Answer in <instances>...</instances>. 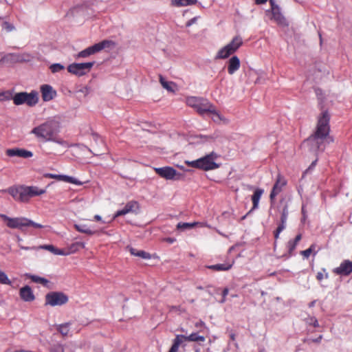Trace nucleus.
<instances>
[{
    "mask_svg": "<svg viewBox=\"0 0 352 352\" xmlns=\"http://www.w3.org/2000/svg\"><path fill=\"white\" fill-rule=\"evenodd\" d=\"M68 301V297L62 292H53L45 296V305L52 307L60 306Z\"/></svg>",
    "mask_w": 352,
    "mask_h": 352,
    "instance_id": "0eeeda50",
    "label": "nucleus"
},
{
    "mask_svg": "<svg viewBox=\"0 0 352 352\" xmlns=\"http://www.w3.org/2000/svg\"><path fill=\"white\" fill-rule=\"evenodd\" d=\"M19 247L21 249L25 250L38 249V248H36V247H26V246L21 245H19Z\"/></svg>",
    "mask_w": 352,
    "mask_h": 352,
    "instance_id": "13d9d810",
    "label": "nucleus"
},
{
    "mask_svg": "<svg viewBox=\"0 0 352 352\" xmlns=\"http://www.w3.org/2000/svg\"><path fill=\"white\" fill-rule=\"evenodd\" d=\"M240 60L239 58L234 56L228 61V72L229 74H234L240 67Z\"/></svg>",
    "mask_w": 352,
    "mask_h": 352,
    "instance_id": "412c9836",
    "label": "nucleus"
},
{
    "mask_svg": "<svg viewBox=\"0 0 352 352\" xmlns=\"http://www.w3.org/2000/svg\"><path fill=\"white\" fill-rule=\"evenodd\" d=\"M72 324V322H67L63 324H56L55 327L56 331L59 332L62 336H72L70 334V327Z\"/></svg>",
    "mask_w": 352,
    "mask_h": 352,
    "instance_id": "4be33fe9",
    "label": "nucleus"
},
{
    "mask_svg": "<svg viewBox=\"0 0 352 352\" xmlns=\"http://www.w3.org/2000/svg\"><path fill=\"white\" fill-rule=\"evenodd\" d=\"M28 277L34 283H40L43 285H46L48 283V280L43 277H40L36 275H28Z\"/></svg>",
    "mask_w": 352,
    "mask_h": 352,
    "instance_id": "ea45409f",
    "label": "nucleus"
},
{
    "mask_svg": "<svg viewBox=\"0 0 352 352\" xmlns=\"http://www.w3.org/2000/svg\"><path fill=\"white\" fill-rule=\"evenodd\" d=\"M52 141L61 145L64 148H67L69 146V144H67V142L62 139L54 138V137H53Z\"/></svg>",
    "mask_w": 352,
    "mask_h": 352,
    "instance_id": "de8ad7c7",
    "label": "nucleus"
},
{
    "mask_svg": "<svg viewBox=\"0 0 352 352\" xmlns=\"http://www.w3.org/2000/svg\"><path fill=\"white\" fill-rule=\"evenodd\" d=\"M30 58L31 57L28 54L10 53L3 56L0 60V63H6L10 64L23 63L29 61Z\"/></svg>",
    "mask_w": 352,
    "mask_h": 352,
    "instance_id": "1a4fd4ad",
    "label": "nucleus"
},
{
    "mask_svg": "<svg viewBox=\"0 0 352 352\" xmlns=\"http://www.w3.org/2000/svg\"><path fill=\"white\" fill-rule=\"evenodd\" d=\"M45 192V190L40 189L36 186H25L24 194H25L26 201L34 196L41 195Z\"/></svg>",
    "mask_w": 352,
    "mask_h": 352,
    "instance_id": "a211bd4d",
    "label": "nucleus"
},
{
    "mask_svg": "<svg viewBox=\"0 0 352 352\" xmlns=\"http://www.w3.org/2000/svg\"><path fill=\"white\" fill-rule=\"evenodd\" d=\"M197 0H172V4L177 7H184L194 5Z\"/></svg>",
    "mask_w": 352,
    "mask_h": 352,
    "instance_id": "72a5a7b5",
    "label": "nucleus"
},
{
    "mask_svg": "<svg viewBox=\"0 0 352 352\" xmlns=\"http://www.w3.org/2000/svg\"><path fill=\"white\" fill-rule=\"evenodd\" d=\"M200 18V16H195L193 18H192L191 19H190L189 21H188L186 23V27H190L195 23H197V21L198 19Z\"/></svg>",
    "mask_w": 352,
    "mask_h": 352,
    "instance_id": "603ef678",
    "label": "nucleus"
},
{
    "mask_svg": "<svg viewBox=\"0 0 352 352\" xmlns=\"http://www.w3.org/2000/svg\"><path fill=\"white\" fill-rule=\"evenodd\" d=\"M38 249H43L50 251L55 255H67L63 250L58 249L52 245H43L38 248Z\"/></svg>",
    "mask_w": 352,
    "mask_h": 352,
    "instance_id": "c85d7f7f",
    "label": "nucleus"
},
{
    "mask_svg": "<svg viewBox=\"0 0 352 352\" xmlns=\"http://www.w3.org/2000/svg\"><path fill=\"white\" fill-rule=\"evenodd\" d=\"M93 138L96 141V142H100L101 144H102V140L99 137H98L96 135H94Z\"/></svg>",
    "mask_w": 352,
    "mask_h": 352,
    "instance_id": "680f3d73",
    "label": "nucleus"
},
{
    "mask_svg": "<svg viewBox=\"0 0 352 352\" xmlns=\"http://www.w3.org/2000/svg\"><path fill=\"white\" fill-rule=\"evenodd\" d=\"M59 131V122L54 119L47 120L44 123L34 127L31 133L45 141L52 140V138Z\"/></svg>",
    "mask_w": 352,
    "mask_h": 352,
    "instance_id": "f03ea898",
    "label": "nucleus"
},
{
    "mask_svg": "<svg viewBox=\"0 0 352 352\" xmlns=\"http://www.w3.org/2000/svg\"><path fill=\"white\" fill-rule=\"evenodd\" d=\"M94 62L72 63L67 67L69 73L81 76L88 73L94 65Z\"/></svg>",
    "mask_w": 352,
    "mask_h": 352,
    "instance_id": "6e6552de",
    "label": "nucleus"
},
{
    "mask_svg": "<svg viewBox=\"0 0 352 352\" xmlns=\"http://www.w3.org/2000/svg\"><path fill=\"white\" fill-rule=\"evenodd\" d=\"M1 217L6 221V225L10 228L23 230L25 227H34L35 228H43L44 226L40 223L34 222L25 217L10 218L6 214H1Z\"/></svg>",
    "mask_w": 352,
    "mask_h": 352,
    "instance_id": "7ed1b4c3",
    "label": "nucleus"
},
{
    "mask_svg": "<svg viewBox=\"0 0 352 352\" xmlns=\"http://www.w3.org/2000/svg\"><path fill=\"white\" fill-rule=\"evenodd\" d=\"M20 296L26 302H30L34 299L33 292L29 286H25L20 289Z\"/></svg>",
    "mask_w": 352,
    "mask_h": 352,
    "instance_id": "5701e85b",
    "label": "nucleus"
},
{
    "mask_svg": "<svg viewBox=\"0 0 352 352\" xmlns=\"http://www.w3.org/2000/svg\"><path fill=\"white\" fill-rule=\"evenodd\" d=\"M333 272L340 276H349L352 272V261H343L339 267L333 270Z\"/></svg>",
    "mask_w": 352,
    "mask_h": 352,
    "instance_id": "9b49d317",
    "label": "nucleus"
},
{
    "mask_svg": "<svg viewBox=\"0 0 352 352\" xmlns=\"http://www.w3.org/2000/svg\"><path fill=\"white\" fill-rule=\"evenodd\" d=\"M47 177L50 178L56 179L60 181H63L70 184H74L76 185H82V182L78 181L77 179L73 177L63 175H54V174H48Z\"/></svg>",
    "mask_w": 352,
    "mask_h": 352,
    "instance_id": "6ab92c4d",
    "label": "nucleus"
},
{
    "mask_svg": "<svg viewBox=\"0 0 352 352\" xmlns=\"http://www.w3.org/2000/svg\"><path fill=\"white\" fill-rule=\"evenodd\" d=\"M218 155L214 152L201 157L199 159V169L204 170H214L219 167V165L215 162L218 157Z\"/></svg>",
    "mask_w": 352,
    "mask_h": 352,
    "instance_id": "423d86ee",
    "label": "nucleus"
},
{
    "mask_svg": "<svg viewBox=\"0 0 352 352\" xmlns=\"http://www.w3.org/2000/svg\"><path fill=\"white\" fill-rule=\"evenodd\" d=\"M270 3L271 5V10L273 9L275 7H279L277 4H276L274 0H270Z\"/></svg>",
    "mask_w": 352,
    "mask_h": 352,
    "instance_id": "052dcab7",
    "label": "nucleus"
},
{
    "mask_svg": "<svg viewBox=\"0 0 352 352\" xmlns=\"http://www.w3.org/2000/svg\"><path fill=\"white\" fill-rule=\"evenodd\" d=\"M286 227V223H283V221H280V223L278 225L276 230L278 231V233H280Z\"/></svg>",
    "mask_w": 352,
    "mask_h": 352,
    "instance_id": "864d4df0",
    "label": "nucleus"
},
{
    "mask_svg": "<svg viewBox=\"0 0 352 352\" xmlns=\"http://www.w3.org/2000/svg\"><path fill=\"white\" fill-rule=\"evenodd\" d=\"M50 70L52 73H56L65 69V67L60 63H54L50 66Z\"/></svg>",
    "mask_w": 352,
    "mask_h": 352,
    "instance_id": "37998d69",
    "label": "nucleus"
},
{
    "mask_svg": "<svg viewBox=\"0 0 352 352\" xmlns=\"http://www.w3.org/2000/svg\"><path fill=\"white\" fill-rule=\"evenodd\" d=\"M0 283L5 285H11V281L5 272L0 271Z\"/></svg>",
    "mask_w": 352,
    "mask_h": 352,
    "instance_id": "79ce46f5",
    "label": "nucleus"
},
{
    "mask_svg": "<svg viewBox=\"0 0 352 352\" xmlns=\"http://www.w3.org/2000/svg\"><path fill=\"white\" fill-rule=\"evenodd\" d=\"M310 320H311L310 324H312L314 327H319L318 322L316 318H311Z\"/></svg>",
    "mask_w": 352,
    "mask_h": 352,
    "instance_id": "4d7b16f0",
    "label": "nucleus"
},
{
    "mask_svg": "<svg viewBox=\"0 0 352 352\" xmlns=\"http://www.w3.org/2000/svg\"><path fill=\"white\" fill-rule=\"evenodd\" d=\"M234 52L233 50H232L228 45H225L222 48H221L217 55L216 58L217 59H225L229 57L231 54H234Z\"/></svg>",
    "mask_w": 352,
    "mask_h": 352,
    "instance_id": "393cba45",
    "label": "nucleus"
},
{
    "mask_svg": "<svg viewBox=\"0 0 352 352\" xmlns=\"http://www.w3.org/2000/svg\"><path fill=\"white\" fill-rule=\"evenodd\" d=\"M288 213V206L287 205H285L282 211L280 221H283V223H287Z\"/></svg>",
    "mask_w": 352,
    "mask_h": 352,
    "instance_id": "c03bdc74",
    "label": "nucleus"
},
{
    "mask_svg": "<svg viewBox=\"0 0 352 352\" xmlns=\"http://www.w3.org/2000/svg\"><path fill=\"white\" fill-rule=\"evenodd\" d=\"M138 208V204L136 201H129L128 202L124 207L120 210H118L113 217V219H116L118 217L125 215L128 213L135 212V210Z\"/></svg>",
    "mask_w": 352,
    "mask_h": 352,
    "instance_id": "2eb2a0df",
    "label": "nucleus"
},
{
    "mask_svg": "<svg viewBox=\"0 0 352 352\" xmlns=\"http://www.w3.org/2000/svg\"><path fill=\"white\" fill-rule=\"evenodd\" d=\"M214 106L210 103L207 100L202 98L201 102L199 103L198 107L195 109L199 114H204L205 113H210L213 111Z\"/></svg>",
    "mask_w": 352,
    "mask_h": 352,
    "instance_id": "aec40b11",
    "label": "nucleus"
},
{
    "mask_svg": "<svg viewBox=\"0 0 352 352\" xmlns=\"http://www.w3.org/2000/svg\"><path fill=\"white\" fill-rule=\"evenodd\" d=\"M165 241L170 243H173V242H175V239L173 238H166Z\"/></svg>",
    "mask_w": 352,
    "mask_h": 352,
    "instance_id": "e2e57ef3",
    "label": "nucleus"
},
{
    "mask_svg": "<svg viewBox=\"0 0 352 352\" xmlns=\"http://www.w3.org/2000/svg\"><path fill=\"white\" fill-rule=\"evenodd\" d=\"M202 98H197L195 96L188 97L186 99V104L195 109L198 107L199 103L201 102Z\"/></svg>",
    "mask_w": 352,
    "mask_h": 352,
    "instance_id": "f704fd0d",
    "label": "nucleus"
},
{
    "mask_svg": "<svg viewBox=\"0 0 352 352\" xmlns=\"http://www.w3.org/2000/svg\"><path fill=\"white\" fill-rule=\"evenodd\" d=\"M12 93L10 91L0 92V101L10 100L12 99Z\"/></svg>",
    "mask_w": 352,
    "mask_h": 352,
    "instance_id": "a19ab883",
    "label": "nucleus"
},
{
    "mask_svg": "<svg viewBox=\"0 0 352 352\" xmlns=\"http://www.w3.org/2000/svg\"><path fill=\"white\" fill-rule=\"evenodd\" d=\"M272 19H274L278 25H287V21L280 12V7H275L271 10Z\"/></svg>",
    "mask_w": 352,
    "mask_h": 352,
    "instance_id": "dca6fc26",
    "label": "nucleus"
},
{
    "mask_svg": "<svg viewBox=\"0 0 352 352\" xmlns=\"http://www.w3.org/2000/svg\"><path fill=\"white\" fill-rule=\"evenodd\" d=\"M160 82L164 89H166L170 92H175L177 89L175 83L171 81H167L164 79L162 76H160Z\"/></svg>",
    "mask_w": 352,
    "mask_h": 352,
    "instance_id": "bb28decb",
    "label": "nucleus"
},
{
    "mask_svg": "<svg viewBox=\"0 0 352 352\" xmlns=\"http://www.w3.org/2000/svg\"><path fill=\"white\" fill-rule=\"evenodd\" d=\"M314 248L315 245H311L308 249L301 252L302 255L307 258L314 250Z\"/></svg>",
    "mask_w": 352,
    "mask_h": 352,
    "instance_id": "49530a36",
    "label": "nucleus"
},
{
    "mask_svg": "<svg viewBox=\"0 0 352 352\" xmlns=\"http://www.w3.org/2000/svg\"><path fill=\"white\" fill-rule=\"evenodd\" d=\"M6 153L9 157H19L22 158H29L33 155L31 151L22 148H9L6 150Z\"/></svg>",
    "mask_w": 352,
    "mask_h": 352,
    "instance_id": "4468645a",
    "label": "nucleus"
},
{
    "mask_svg": "<svg viewBox=\"0 0 352 352\" xmlns=\"http://www.w3.org/2000/svg\"><path fill=\"white\" fill-rule=\"evenodd\" d=\"M12 100L15 105L26 104L30 107H32L38 102V98L37 93L32 91L30 93H17L12 97Z\"/></svg>",
    "mask_w": 352,
    "mask_h": 352,
    "instance_id": "39448f33",
    "label": "nucleus"
},
{
    "mask_svg": "<svg viewBox=\"0 0 352 352\" xmlns=\"http://www.w3.org/2000/svg\"><path fill=\"white\" fill-rule=\"evenodd\" d=\"M115 45L114 42L109 40H104L98 43L94 44L76 54V58H87L91 55L98 53L105 48H110Z\"/></svg>",
    "mask_w": 352,
    "mask_h": 352,
    "instance_id": "20e7f679",
    "label": "nucleus"
},
{
    "mask_svg": "<svg viewBox=\"0 0 352 352\" xmlns=\"http://www.w3.org/2000/svg\"><path fill=\"white\" fill-rule=\"evenodd\" d=\"M185 164L191 167L199 168V159H197L196 160H193V161L186 160V161H185Z\"/></svg>",
    "mask_w": 352,
    "mask_h": 352,
    "instance_id": "09e8293b",
    "label": "nucleus"
},
{
    "mask_svg": "<svg viewBox=\"0 0 352 352\" xmlns=\"http://www.w3.org/2000/svg\"><path fill=\"white\" fill-rule=\"evenodd\" d=\"M199 226L200 227L206 226V223H201V222H192V223H184L180 222L177 223V228L181 231H184L186 230H190L193 228L194 227Z\"/></svg>",
    "mask_w": 352,
    "mask_h": 352,
    "instance_id": "b1692460",
    "label": "nucleus"
},
{
    "mask_svg": "<svg viewBox=\"0 0 352 352\" xmlns=\"http://www.w3.org/2000/svg\"><path fill=\"white\" fill-rule=\"evenodd\" d=\"M154 170L157 175L166 179H178L180 177V174L170 166L155 168Z\"/></svg>",
    "mask_w": 352,
    "mask_h": 352,
    "instance_id": "9d476101",
    "label": "nucleus"
},
{
    "mask_svg": "<svg viewBox=\"0 0 352 352\" xmlns=\"http://www.w3.org/2000/svg\"><path fill=\"white\" fill-rule=\"evenodd\" d=\"M263 192H264V190L261 188H256L254 190V194L252 196V201L253 204V206H252V208L251 210L258 208L259 200H260L262 195L263 194Z\"/></svg>",
    "mask_w": 352,
    "mask_h": 352,
    "instance_id": "a878e982",
    "label": "nucleus"
},
{
    "mask_svg": "<svg viewBox=\"0 0 352 352\" xmlns=\"http://www.w3.org/2000/svg\"><path fill=\"white\" fill-rule=\"evenodd\" d=\"M50 352H65V349L63 345L58 344L54 346H53Z\"/></svg>",
    "mask_w": 352,
    "mask_h": 352,
    "instance_id": "8fccbe9b",
    "label": "nucleus"
},
{
    "mask_svg": "<svg viewBox=\"0 0 352 352\" xmlns=\"http://www.w3.org/2000/svg\"><path fill=\"white\" fill-rule=\"evenodd\" d=\"M3 29L6 30L7 32H11L14 29L13 25L10 24L8 22H3L2 25Z\"/></svg>",
    "mask_w": 352,
    "mask_h": 352,
    "instance_id": "3c124183",
    "label": "nucleus"
},
{
    "mask_svg": "<svg viewBox=\"0 0 352 352\" xmlns=\"http://www.w3.org/2000/svg\"><path fill=\"white\" fill-rule=\"evenodd\" d=\"M329 278V274L326 272L325 269H322V272H318L316 276L318 280L321 281L322 279Z\"/></svg>",
    "mask_w": 352,
    "mask_h": 352,
    "instance_id": "a18cd8bd",
    "label": "nucleus"
},
{
    "mask_svg": "<svg viewBox=\"0 0 352 352\" xmlns=\"http://www.w3.org/2000/svg\"><path fill=\"white\" fill-rule=\"evenodd\" d=\"M228 289L225 288L223 290V292H222L223 298H222L221 300L220 301V302L223 303L226 301V296L228 295Z\"/></svg>",
    "mask_w": 352,
    "mask_h": 352,
    "instance_id": "5fc2aeb1",
    "label": "nucleus"
},
{
    "mask_svg": "<svg viewBox=\"0 0 352 352\" xmlns=\"http://www.w3.org/2000/svg\"><path fill=\"white\" fill-rule=\"evenodd\" d=\"M232 266V263H221V264H216L208 266V268L214 270L216 271H227L230 270Z\"/></svg>",
    "mask_w": 352,
    "mask_h": 352,
    "instance_id": "473e14b6",
    "label": "nucleus"
},
{
    "mask_svg": "<svg viewBox=\"0 0 352 352\" xmlns=\"http://www.w3.org/2000/svg\"><path fill=\"white\" fill-rule=\"evenodd\" d=\"M301 210H302V221H305L307 217V211L305 210V206L304 205H302Z\"/></svg>",
    "mask_w": 352,
    "mask_h": 352,
    "instance_id": "6e6d98bb",
    "label": "nucleus"
},
{
    "mask_svg": "<svg viewBox=\"0 0 352 352\" xmlns=\"http://www.w3.org/2000/svg\"><path fill=\"white\" fill-rule=\"evenodd\" d=\"M74 228L78 232L87 234L88 235H93L96 232V231L91 230L85 224H75Z\"/></svg>",
    "mask_w": 352,
    "mask_h": 352,
    "instance_id": "7c9ffc66",
    "label": "nucleus"
},
{
    "mask_svg": "<svg viewBox=\"0 0 352 352\" xmlns=\"http://www.w3.org/2000/svg\"><path fill=\"white\" fill-rule=\"evenodd\" d=\"M195 326L197 327H201V326H204V323L203 322H197Z\"/></svg>",
    "mask_w": 352,
    "mask_h": 352,
    "instance_id": "774afa93",
    "label": "nucleus"
},
{
    "mask_svg": "<svg viewBox=\"0 0 352 352\" xmlns=\"http://www.w3.org/2000/svg\"><path fill=\"white\" fill-rule=\"evenodd\" d=\"M185 342H188V340L186 339V336L177 335L175 336V338L173 340V343L170 349H173V350L178 351L179 346L182 345Z\"/></svg>",
    "mask_w": 352,
    "mask_h": 352,
    "instance_id": "cd10ccee",
    "label": "nucleus"
},
{
    "mask_svg": "<svg viewBox=\"0 0 352 352\" xmlns=\"http://www.w3.org/2000/svg\"><path fill=\"white\" fill-rule=\"evenodd\" d=\"M287 182L285 179L281 176L280 174L278 175L276 181L272 188L271 191L270 198L272 201L276 195H278L281 191L283 188L286 185Z\"/></svg>",
    "mask_w": 352,
    "mask_h": 352,
    "instance_id": "f8f14e48",
    "label": "nucleus"
},
{
    "mask_svg": "<svg viewBox=\"0 0 352 352\" xmlns=\"http://www.w3.org/2000/svg\"><path fill=\"white\" fill-rule=\"evenodd\" d=\"M25 186L11 187L8 189L9 194L16 201L25 202L26 197L24 194Z\"/></svg>",
    "mask_w": 352,
    "mask_h": 352,
    "instance_id": "ddd939ff",
    "label": "nucleus"
},
{
    "mask_svg": "<svg viewBox=\"0 0 352 352\" xmlns=\"http://www.w3.org/2000/svg\"><path fill=\"white\" fill-rule=\"evenodd\" d=\"M129 252L132 255L142 258L144 259H150L151 257L149 253L143 250H138L133 248H129Z\"/></svg>",
    "mask_w": 352,
    "mask_h": 352,
    "instance_id": "2f4dec72",
    "label": "nucleus"
},
{
    "mask_svg": "<svg viewBox=\"0 0 352 352\" xmlns=\"http://www.w3.org/2000/svg\"><path fill=\"white\" fill-rule=\"evenodd\" d=\"M42 97L44 101H50L52 100L56 95L52 86L49 85H43L41 87Z\"/></svg>",
    "mask_w": 352,
    "mask_h": 352,
    "instance_id": "f3484780",
    "label": "nucleus"
},
{
    "mask_svg": "<svg viewBox=\"0 0 352 352\" xmlns=\"http://www.w3.org/2000/svg\"><path fill=\"white\" fill-rule=\"evenodd\" d=\"M322 339V336L320 335L318 338L313 340V342H320Z\"/></svg>",
    "mask_w": 352,
    "mask_h": 352,
    "instance_id": "0e129e2a",
    "label": "nucleus"
},
{
    "mask_svg": "<svg viewBox=\"0 0 352 352\" xmlns=\"http://www.w3.org/2000/svg\"><path fill=\"white\" fill-rule=\"evenodd\" d=\"M316 162H317V160H316L315 161H314L309 166V167L305 170V173H307L308 171H309L310 170H311L316 164Z\"/></svg>",
    "mask_w": 352,
    "mask_h": 352,
    "instance_id": "bf43d9fd",
    "label": "nucleus"
},
{
    "mask_svg": "<svg viewBox=\"0 0 352 352\" xmlns=\"http://www.w3.org/2000/svg\"><path fill=\"white\" fill-rule=\"evenodd\" d=\"M267 0H256L257 4H263L267 2Z\"/></svg>",
    "mask_w": 352,
    "mask_h": 352,
    "instance_id": "69168bd1",
    "label": "nucleus"
},
{
    "mask_svg": "<svg viewBox=\"0 0 352 352\" xmlns=\"http://www.w3.org/2000/svg\"><path fill=\"white\" fill-rule=\"evenodd\" d=\"M85 243L82 242H76L71 245L69 248V252H67V254L69 253H74L78 251L80 248H84Z\"/></svg>",
    "mask_w": 352,
    "mask_h": 352,
    "instance_id": "58836bf2",
    "label": "nucleus"
},
{
    "mask_svg": "<svg viewBox=\"0 0 352 352\" xmlns=\"http://www.w3.org/2000/svg\"><path fill=\"white\" fill-rule=\"evenodd\" d=\"M210 113L212 114V119L214 122L219 123L220 122H226V119L222 116L217 110L215 109V107H213V111H210Z\"/></svg>",
    "mask_w": 352,
    "mask_h": 352,
    "instance_id": "4c0bfd02",
    "label": "nucleus"
},
{
    "mask_svg": "<svg viewBox=\"0 0 352 352\" xmlns=\"http://www.w3.org/2000/svg\"><path fill=\"white\" fill-rule=\"evenodd\" d=\"M329 119L328 112L323 111L318 118L315 133L304 142V147H307L312 152L323 151L327 144L333 142V138L329 136Z\"/></svg>",
    "mask_w": 352,
    "mask_h": 352,
    "instance_id": "f257e3e1",
    "label": "nucleus"
},
{
    "mask_svg": "<svg viewBox=\"0 0 352 352\" xmlns=\"http://www.w3.org/2000/svg\"><path fill=\"white\" fill-rule=\"evenodd\" d=\"M186 339L188 342H204L206 340L204 336H199L197 333H192L186 336Z\"/></svg>",
    "mask_w": 352,
    "mask_h": 352,
    "instance_id": "e433bc0d",
    "label": "nucleus"
},
{
    "mask_svg": "<svg viewBox=\"0 0 352 352\" xmlns=\"http://www.w3.org/2000/svg\"><path fill=\"white\" fill-rule=\"evenodd\" d=\"M302 238V235L300 234H298L294 241H289L287 244L288 250L289 254L295 250L298 243L300 241Z\"/></svg>",
    "mask_w": 352,
    "mask_h": 352,
    "instance_id": "c9c22d12",
    "label": "nucleus"
},
{
    "mask_svg": "<svg viewBox=\"0 0 352 352\" xmlns=\"http://www.w3.org/2000/svg\"><path fill=\"white\" fill-rule=\"evenodd\" d=\"M94 219L96 220V221H102V217L99 215V214H96L94 216Z\"/></svg>",
    "mask_w": 352,
    "mask_h": 352,
    "instance_id": "338daca9",
    "label": "nucleus"
},
{
    "mask_svg": "<svg viewBox=\"0 0 352 352\" xmlns=\"http://www.w3.org/2000/svg\"><path fill=\"white\" fill-rule=\"evenodd\" d=\"M243 44V40L241 37L236 36L232 38V40L227 44L228 47L235 52Z\"/></svg>",
    "mask_w": 352,
    "mask_h": 352,
    "instance_id": "c756f323",
    "label": "nucleus"
}]
</instances>
